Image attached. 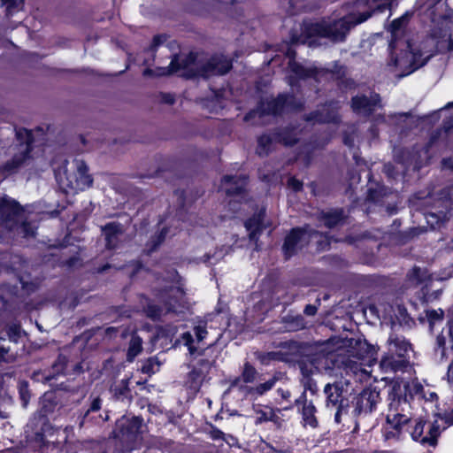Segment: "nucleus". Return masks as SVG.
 Instances as JSON below:
<instances>
[{
    "instance_id": "f257e3e1",
    "label": "nucleus",
    "mask_w": 453,
    "mask_h": 453,
    "mask_svg": "<svg viewBox=\"0 0 453 453\" xmlns=\"http://www.w3.org/2000/svg\"><path fill=\"white\" fill-rule=\"evenodd\" d=\"M388 351L381 356L380 365L385 372L405 370L410 365L411 343L402 335L390 334L388 339Z\"/></svg>"
},
{
    "instance_id": "f03ea898",
    "label": "nucleus",
    "mask_w": 453,
    "mask_h": 453,
    "mask_svg": "<svg viewBox=\"0 0 453 453\" xmlns=\"http://www.w3.org/2000/svg\"><path fill=\"white\" fill-rule=\"evenodd\" d=\"M142 416L123 415L116 420L111 436L125 447L133 449L142 440Z\"/></svg>"
},
{
    "instance_id": "7ed1b4c3",
    "label": "nucleus",
    "mask_w": 453,
    "mask_h": 453,
    "mask_svg": "<svg viewBox=\"0 0 453 453\" xmlns=\"http://www.w3.org/2000/svg\"><path fill=\"white\" fill-rule=\"evenodd\" d=\"M351 24L345 18L327 22L325 20L314 22L305 27V35L308 38L319 37L329 39L333 42H342L346 40Z\"/></svg>"
},
{
    "instance_id": "20e7f679",
    "label": "nucleus",
    "mask_w": 453,
    "mask_h": 453,
    "mask_svg": "<svg viewBox=\"0 0 453 453\" xmlns=\"http://www.w3.org/2000/svg\"><path fill=\"white\" fill-rule=\"evenodd\" d=\"M388 401V412L386 416V423L381 429L382 435L385 441H399L408 432L411 417L403 413L405 410L403 406L391 400Z\"/></svg>"
},
{
    "instance_id": "39448f33",
    "label": "nucleus",
    "mask_w": 453,
    "mask_h": 453,
    "mask_svg": "<svg viewBox=\"0 0 453 453\" xmlns=\"http://www.w3.org/2000/svg\"><path fill=\"white\" fill-rule=\"evenodd\" d=\"M407 433L412 441L418 442L422 446L435 448L438 445L441 431L437 420L429 422L424 417H411Z\"/></svg>"
},
{
    "instance_id": "423d86ee",
    "label": "nucleus",
    "mask_w": 453,
    "mask_h": 453,
    "mask_svg": "<svg viewBox=\"0 0 453 453\" xmlns=\"http://www.w3.org/2000/svg\"><path fill=\"white\" fill-rule=\"evenodd\" d=\"M233 68V59L223 53L212 54L203 64L192 71L188 77H202L207 79L211 76H223Z\"/></svg>"
},
{
    "instance_id": "0eeeda50",
    "label": "nucleus",
    "mask_w": 453,
    "mask_h": 453,
    "mask_svg": "<svg viewBox=\"0 0 453 453\" xmlns=\"http://www.w3.org/2000/svg\"><path fill=\"white\" fill-rule=\"evenodd\" d=\"M326 407L335 408L334 421L342 422V415L349 411V400L342 395L343 387L341 383H327L324 388Z\"/></svg>"
},
{
    "instance_id": "6e6552de",
    "label": "nucleus",
    "mask_w": 453,
    "mask_h": 453,
    "mask_svg": "<svg viewBox=\"0 0 453 453\" xmlns=\"http://www.w3.org/2000/svg\"><path fill=\"white\" fill-rule=\"evenodd\" d=\"M308 228L309 225H305L304 226H295L292 227L286 234L281 247L282 253L286 260L290 259L292 257L296 255L298 250L303 247V242L306 235L311 236L314 234H320L319 231L315 230L309 232Z\"/></svg>"
},
{
    "instance_id": "1a4fd4ad",
    "label": "nucleus",
    "mask_w": 453,
    "mask_h": 453,
    "mask_svg": "<svg viewBox=\"0 0 453 453\" xmlns=\"http://www.w3.org/2000/svg\"><path fill=\"white\" fill-rule=\"evenodd\" d=\"M424 388L419 382L410 383L405 381L403 384L395 382L392 385L388 393V400H391L402 406H409L416 395L423 394Z\"/></svg>"
},
{
    "instance_id": "9d476101",
    "label": "nucleus",
    "mask_w": 453,
    "mask_h": 453,
    "mask_svg": "<svg viewBox=\"0 0 453 453\" xmlns=\"http://www.w3.org/2000/svg\"><path fill=\"white\" fill-rule=\"evenodd\" d=\"M424 215L431 228H440L453 217V202L450 199H439Z\"/></svg>"
},
{
    "instance_id": "9b49d317",
    "label": "nucleus",
    "mask_w": 453,
    "mask_h": 453,
    "mask_svg": "<svg viewBox=\"0 0 453 453\" xmlns=\"http://www.w3.org/2000/svg\"><path fill=\"white\" fill-rule=\"evenodd\" d=\"M381 97L380 94L372 92L370 96L365 94L356 95L351 97L350 108L357 115L371 117L377 108H380Z\"/></svg>"
},
{
    "instance_id": "f8f14e48",
    "label": "nucleus",
    "mask_w": 453,
    "mask_h": 453,
    "mask_svg": "<svg viewBox=\"0 0 453 453\" xmlns=\"http://www.w3.org/2000/svg\"><path fill=\"white\" fill-rule=\"evenodd\" d=\"M294 103L295 96L287 93H280L276 97L267 100L265 103L260 101L258 103L259 117L280 116L285 109L293 106Z\"/></svg>"
},
{
    "instance_id": "ddd939ff",
    "label": "nucleus",
    "mask_w": 453,
    "mask_h": 453,
    "mask_svg": "<svg viewBox=\"0 0 453 453\" xmlns=\"http://www.w3.org/2000/svg\"><path fill=\"white\" fill-rule=\"evenodd\" d=\"M215 360L199 358L188 372L187 384L190 390L198 392L210 373Z\"/></svg>"
},
{
    "instance_id": "4468645a",
    "label": "nucleus",
    "mask_w": 453,
    "mask_h": 453,
    "mask_svg": "<svg viewBox=\"0 0 453 453\" xmlns=\"http://www.w3.org/2000/svg\"><path fill=\"white\" fill-rule=\"evenodd\" d=\"M24 211L21 204L7 196L0 199V225L12 227L17 224L18 217Z\"/></svg>"
},
{
    "instance_id": "2eb2a0df",
    "label": "nucleus",
    "mask_w": 453,
    "mask_h": 453,
    "mask_svg": "<svg viewBox=\"0 0 453 453\" xmlns=\"http://www.w3.org/2000/svg\"><path fill=\"white\" fill-rule=\"evenodd\" d=\"M249 175L248 174H226L222 176L220 182L222 185H228L225 189L226 196L228 197L240 196L245 199L248 196V185H249Z\"/></svg>"
},
{
    "instance_id": "dca6fc26",
    "label": "nucleus",
    "mask_w": 453,
    "mask_h": 453,
    "mask_svg": "<svg viewBox=\"0 0 453 453\" xmlns=\"http://www.w3.org/2000/svg\"><path fill=\"white\" fill-rule=\"evenodd\" d=\"M380 401V392L376 388H366L354 398V411L357 415L372 413Z\"/></svg>"
},
{
    "instance_id": "f3484780",
    "label": "nucleus",
    "mask_w": 453,
    "mask_h": 453,
    "mask_svg": "<svg viewBox=\"0 0 453 453\" xmlns=\"http://www.w3.org/2000/svg\"><path fill=\"white\" fill-rule=\"evenodd\" d=\"M295 406L302 416L303 426H309L311 428L319 426V420L316 416L318 410L312 401H308L305 390L295 400Z\"/></svg>"
},
{
    "instance_id": "a211bd4d",
    "label": "nucleus",
    "mask_w": 453,
    "mask_h": 453,
    "mask_svg": "<svg viewBox=\"0 0 453 453\" xmlns=\"http://www.w3.org/2000/svg\"><path fill=\"white\" fill-rule=\"evenodd\" d=\"M253 411L255 413L254 424L256 426L272 422L277 429L282 428L284 420L280 416L281 413L280 409L273 408L270 405L257 404L253 405Z\"/></svg>"
},
{
    "instance_id": "6ab92c4d",
    "label": "nucleus",
    "mask_w": 453,
    "mask_h": 453,
    "mask_svg": "<svg viewBox=\"0 0 453 453\" xmlns=\"http://www.w3.org/2000/svg\"><path fill=\"white\" fill-rule=\"evenodd\" d=\"M288 67L293 75L289 76V84L293 87L298 81H306L313 79L319 81V76L321 74L320 68L313 66H304L302 63L296 60H289Z\"/></svg>"
},
{
    "instance_id": "aec40b11",
    "label": "nucleus",
    "mask_w": 453,
    "mask_h": 453,
    "mask_svg": "<svg viewBox=\"0 0 453 453\" xmlns=\"http://www.w3.org/2000/svg\"><path fill=\"white\" fill-rule=\"evenodd\" d=\"M174 289L184 294L180 288H174L173 286L160 288L154 292L155 296L163 303L167 314H176L177 308L180 306L179 298L172 295Z\"/></svg>"
},
{
    "instance_id": "412c9836",
    "label": "nucleus",
    "mask_w": 453,
    "mask_h": 453,
    "mask_svg": "<svg viewBox=\"0 0 453 453\" xmlns=\"http://www.w3.org/2000/svg\"><path fill=\"white\" fill-rule=\"evenodd\" d=\"M29 150H23L22 151L14 154L11 159L7 160L0 165V174L7 178L15 174L23 166V165L30 159Z\"/></svg>"
},
{
    "instance_id": "4be33fe9",
    "label": "nucleus",
    "mask_w": 453,
    "mask_h": 453,
    "mask_svg": "<svg viewBox=\"0 0 453 453\" xmlns=\"http://www.w3.org/2000/svg\"><path fill=\"white\" fill-rule=\"evenodd\" d=\"M101 231L104 235L105 248L113 250L118 248L119 236L124 232L123 226L118 221H111L101 226Z\"/></svg>"
},
{
    "instance_id": "5701e85b",
    "label": "nucleus",
    "mask_w": 453,
    "mask_h": 453,
    "mask_svg": "<svg viewBox=\"0 0 453 453\" xmlns=\"http://www.w3.org/2000/svg\"><path fill=\"white\" fill-rule=\"evenodd\" d=\"M130 380V377L125 378L111 386L110 393L114 401L128 404L133 401V392L129 386Z\"/></svg>"
},
{
    "instance_id": "b1692460",
    "label": "nucleus",
    "mask_w": 453,
    "mask_h": 453,
    "mask_svg": "<svg viewBox=\"0 0 453 453\" xmlns=\"http://www.w3.org/2000/svg\"><path fill=\"white\" fill-rule=\"evenodd\" d=\"M346 215L342 208L330 209L329 211H320L318 214V219L329 229L334 228L345 222Z\"/></svg>"
},
{
    "instance_id": "393cba45",
    "label": "nucleus",
    "mask_w": 453,
    "mask_h": 453,
    "mask_svg": "<svg viewBox=\"0 0 453 453\" xmlns=\"http://www.w3.org/2000/svg\"><path fill=\"white\" fill-rule=\"evenodd\" d=\"M273 135L276 142L283 144L287 147H293L299 142L297 137L296 128L294 126L288 125L284 127L275 128L273 130Z\"/></svg>"
},
{
    "instance_id": "a878e982",
    "label": "nucleus",
    "mask_w": 453,
    "mask_h": 453,
    "mask_svg": "<svg viewBox=\"0 0 453 453\" xmlns=\"http://www.w3.org/2000/svg\"><path fill=\"white\" fill-rule=\"evenodd\" d=\"M102 407V399L99 396L95 397L89 405L81 412V426H84L86 423L91 422L95 424H99L101 422H104L108 419V415L106 414L105 418H103L99 415L98 418H96L93 414L98 412Z\"/></svg>"
},
{
    "instance_id": "bb28decb",
    "label": "nucleus",
    "mask_w": 453,
    "mask_h": 453,
    "mask_svg": "<svg viewBox=\"0 0 453 453\" xmlns=\"http://www.w3.org/2000/svg\"><path fill=\"white\" fill-rule=\"evenodd\" d=\"M139 300L147 318L152 321H159L161 319L163 308L160 305L155 303L146 294H140Z\"/></svg>"
},
{
    "instance_id": "cd10ccee",
    "label": "nucleus",
    "mask_w": 453,
    "mask_h": 453,
    "mask_svg": "<svg viewBox=\"0 0 453 453\" xmlns=\"http://www.w3.org/2000/svg\"><path fill=\"white\" fill-rule=\"evenodd\" d=\"M336 342L334 338L331 337L325 341H315L311 344L312 350L319 355V357L329 358L336 350Z\"/></svg>"
},
{
    "instance_id": "c85d7f7f",
    "label": "nucleus",
    "mask_w": 453,
    "mask_h": 453,
    "mask_svg": "<svg viewBox=\"0 0 453 453\" xmlns=\"http://www.w3.org/2000/svg\"><path fill=\"white\" fill-rule=\"evenodd\" d=\"M256 359L261 365L269 366L273 362H287V354L281 351H260L254 352Z\"/></svg>"
},
{
    "instance_id": "c756f323",
    "label": "nucleus",
    "mask_w": 453,
    "mask_h": 453,
    "mask_svg": "<svg viewBox=\"0 0 453 453\" xmlns=\"http://www.w3.org/2000/svg\"><path fill=\"white\" fill-rule=\"evenodd\" d=\"M58 400L54 393L47 392L45 393L40 402V409L38 411V414L40 418L48 419L49 415L52 414L57 406Z\"/></svg>"
},
{
    "instance_id": "7c9ffc66",
    "label": "nucleus",
    "mask_w": 453,
    "mask_h": 453,
    "mask_svg": "<svg viewBox=\"0 0 453 453\" xmlns=\"http://www.w3.org/2000/svg\"><path fill=\"white\" fill-rule=\"evenodd\" d=\"M181 163L178 160H170L168 167L163 168L159 167L157 169L155 173L156 177L165 178L166 181L171 182L172 179L174 177L175 179H181L183 177L182 173H180Z\"/></svg>"
},
{
    "instance_id": "2f4dec72",
    "label": "nucleus",
    "mask_w": 453,
    "mask_h": 453,
    "mask_svg": "<svg viewBox=\"0 0 453 453\" xmlns=\"http://www.w3.org/2000/svg\"><path fill=\"white\" fill-rule=\"evenodd\" d=\"M281 323L285 331L288 332H297L302 330L306 327L307 324L303 315H293L290 312L282 317Z\"/></svg>"
},
{
    "instance_id": "473e14b6",
    "label": "nucleus",
    "mask_w": 453,
    "mask_h": 453,
    "mask_svg": "<svg viewBox=\"0 0 453 453\" xmlns=\"http://www.w3.org/2000/svg\"><path fill=\"white\" fill-rule=\"evenodd\" d=\"M258 372L255 366L249 361L244 362L241 376L237 377L232 382V386H236L242 380L244 383H253L256 380Z\"/></svg>"
},
{
    "instance_id": "72a5a7b5",
    "label": "nucleus",
    "mask_w": 453,
    "mask_h": 453,
    "mask_svg": "<svg viewBox=\"0 0 453 453\" xmlns=\"http://www.w3.org/2000/svg\"><path fill=\"white\" fill-rule=\"evenodd\" d=\"M16 138L20 145H26L24 150H29V155H31L35 142V136L32 130L26 127H19L16 129Z\"/></svg>"
},
{
    "instance_id": "f704fd0d",
    "label": "nucleus",
    "mask_w": 453,
    "mask_h": 453,
    "mask_svg": "<svg viewBox=\"0 0 453 453\" xmlns=\"http://www.w3.org/2000/svg\"><path fill=\"white\" fill-rule=\"evenodd\" d=\"M387 196V190L385 186L377 184L375 188H368L365 196V202L380 204L383 203V199Z\"/></svg>"
},
{
    "instance_id": "c9c22d12",
    "label": "nucleus",
    "mask_w": 453,
    "mask_h": 453,
    "mask_svg": "<svg viewBox=\"0 0 453 453\" xmlns=\"http://www.w3.org/2000/svg\"><path fill=\"white\" fill-rule=\"evenodd\" d=\"M257 153L258 156H267L271 151V147L274 140V136L273 135V131L271 134H262L257 137Z\"/></svg>"
},
{
    "instance_id": "e433bc0d",
    "label": "nucleus",
    "mask_w": 453,
    "mask_h": 453,
    "mask_svg": "<svg viewBox=\"0 0 453 453\" xmlns=\"http://www.w3.org/2000/svg\"><path fill=\"white\" fill-rule=\"evenodd\" d=\"M411 60L410 62L411 70L408 73H411L422 66L426 65L427 62L431 59L432 55H427L423 58V52L420 50H411Z\"/></svg>"
},
{
    "instance_id": "4c0bfd02",
    "label": "nucleus",
    "mask_w": 453,
    "mask_h": 453,
    "mask_svg": "<svg viewBox=\"0 0 453 453\" xmlns=\"http://www.w3.org/2000/svg\"><path fill=\"white\" fill-rule=\"evenodd\" d=\"M168 232V227L164 226L150 237V240L147 243L149 254L155 252L159 248V246L165 242Z\"/></svg>"
},
{
    "instance_id": "58836bf2",
    "label": "nucleus",
    "mask_w": 453,
    "mask_h": 453,
    "mask_svg": "<svg viewBox=\"0 0 453 453\" xmlns=\"http://www.w3.org/2000/svg\"><path fill=\"white\" fill-rule=\"evenodd\" d=\"M279 374H280L279 372H276L268 380H266V381H265L263 383H259L256 387L250 388L248 392L250 394H255V395H263L264 394H265L266 392L270 391L274 387L276 382L280 380Z\"/></svg>"
},
{
    "instance_id": "ea45409f",
    "label": "nucleus",
    "mask_w": 453,
    "mask_h": 453,
    "mask_svg": "<svg viewBox=\"0 0 453 453\" xmlns=\"http://www.w3.org/2000/svg\"><path fill=\"white\" fill-rule=\"evenodd\" d=\"M142 350V340L140 336L131 337L127 351V361L133 362Z\"/></svg>"
},
{
    "instance_id": "a19ab883",
    "label": "nucleus",
    "mask_w": 453,
    "mask_h": 453,
    "mask_svg": "<svg viewBox=\"0 0 453 453\" xmlns=\"http://www.w3.org/2000/svg\"><path fill=\"white\" fill-rule=\"evenodd\" d=\"M265 211L253 214L244 221V226L249 230H264Z\"/></svg>"
},
{
    "instance_id": "79ce46f5",
    "label": "nucleus",
    "mask_w": 453,
    "mask_h": 453,
    "mask_svg": "<svg viewBox=\"0 0 453 453\" xmlns=\"http://www.w3.org/2000/svg\"><path fill=\"white\" fill-rule=\"evenodd\" d=\"M305 119L307 121H314L320 124L336 123L338 121V117L336 115H331L330 113L324 115L319 111H313L306 115Z\"/></svg>"
},
{
    "instance_id": "37998d69",
    "label": "nucleus",
    "mask_w": 453,
    "mask_h": 453,
    "mask_svg": "<svg viewBox=\"0 0 453 453\" xmlns=\"http://www.w3.org/2000/svg\"><path fill=\"white\" fill-rule=\"evenodd\" d=\"M321 74H332V78L336 82L342 81L347 75V68L345 65H339L335 62L333 68H320Z\"/></svg>"
},
{
    "instance_id": "c03bdc74",
    "label": "nucleus",
    "mask_w": 453,
    "mask_h": 453,
    "mask_svg": "<svg viewBox=\"0 0 453 453\" xmlns=\"http://www.w3.org/2000/svg\"><path fill=\"white\" fill-rule=\"evenodd\" d=\"M443 19L447 21L449 24V33L445 32L443 35L440 33V35L437 34L436 31H434V35L435 37H447L448 38V49L449 50H453V12L448 13L444 15Z\"/></svg>"
},
{
    "instance_id": "a18cd8bd",
    "label": "nucleus",
    "mask_w": 453,
    "mask_h": 453,
    "mask_svg": "<svg viewBox=\"0 0 453 453\" xmlns=\"http://www.w3.org/2000/svg\"><path fill=\"white\" fill-rule=\"evenodd\" d=\"M425 313L430 327H433L437 321H442L444 319V311L442 309L426 310Z\"/></svg>"
},
{
    "instance_id": "49530a36",
    "label": "nucleus",
    "mask_w": 453,
    "mask_h": 453,
    "mask_svg": "<svg viewBox=\"0 0 453 453\" xmlns=\"http://www.w3.org/2000/svg\"><path fill=\"white\" fill-rule=\"evenodd\" d=\"M78 174L83 184L87 185L88 187L92 185L93 178L90 174H88V167L84 161H81L78 165Z\"/></svg>"
},
{
    "instance_id": "de8ad7c7",
    "label": "nucleus",
    "mask_w": 453,
    "mask_h": 453,
    "mask_svg": "<svg viewBox=\"0 0 453 453\" xmlns=\"http://www.w3.org/2000/svg\"><path fill=\"white\" fill-rule=\"evenodd\" d=\"M167 35L165 34H158L153 36L152 41L148 48V51L156 52L159 46L165 43Z\"/></svg>"
},
{
    "instance_id": "09e8293b",
    "label": "nucleus",
    "mask_w": 453,
    "mask_h": 453,
    "mask_svg": "<svg viewBox=\"0 0 453 453\" xmlns=\"http://www.w3.org/2000/svg\"><path fill=\"white\" fill-rule=\"evenodd\" d=\"M357 343L359 346L364 345L366 347L365 351L363 354H359V357H371L373 359L377 358L379 349H376L374 346L369 344L366 341L364 342L359 341Z\"/></svg>"
},
{
    "instance_id": "8fccbe9b",
    "label": "nucleus",
    "mask_w": 453,
    "mask_h": 453,
    "mask_svg": "<svg viewBox=\"0 0 453 453\" xmlns=\"http://www.w3.org/2000/svg\"><path fill=\"white\" fill-rule=\"evenodd\" d=\"M156 364H157V357H149L142 364L140 370L144 374H153Z\"/></svg>"
},
{
    "instance_id": "3c124183",
    "label": "nucleus",
    "mask_w": 453,
    "mask_h": 453,
    "mask_svg": "<svg viewBox=\"0 0 453 453\" xmlns=\"http://www.w3.org/2000/svg\"><path fill=\"white\" fill-rule=\"evenodd\" d=\"M182 340L184 341V344L188 347V349L191 355H194L195 353L198 352L197 348L194 345V338L191 333H183Z\"/></svg>"
},
{
    "instance_id": "603ef678",
    "label": "nucleus",
    "mask_w": 453,
    "mask_h": 453,
    "mask_svg": "<svg viewBox=\"0 0 453 453\" xmlns=\"http://www.w3.org/2000/svg\"><path fill=\"white\" fill-rule=\"evenodd\" d=\"M446 338L442 334L436 337L434 350L441 352V357L443 358L446 356Z\"/></svg>"
},
{
    "instance_id": "864d4df0",
    "label": "nucleus",
    "mask_w": 453,
    "mask_h": 453,
    "mask_svg": "<svg viewBox=\"0 0 453 453\" xmlns=\"http://www.w3.org/2000/svg\"><path fill=\"white\" fill-rule=\"evenodd\" d=\"M7 335L10 339V341L18 342V340L20 338L21 332H20V326L19 325H12L7 329Z\"/></svg>"
},
{
    "instance_id": "5fc2aeb1",
    "label": "nucleus",
    "mask_w": 453,
    "mask_h": 453,
    "mask_svg": "<svg viewBox=\"0 0 453 453\" xmlns=\"http://www.w3.org/2000/svg\"><path fill=\"white\" fill-rule=\"evenodd\" d=\"M287 183L288 187L290 188L294 192L297 193L303 190V183L296 176L289 177Z\"/></svg>"
},
{
    "instance_id": "6e6d98bb",
    "label": "nucleus",
    "mask_w": 453,
    "mask_h": 453,
    "mask_svg": "<svg viewBox=\"0 0 453 453\" xmlns=\"http://www.w3.org/2000/svg\"><path fill=\"white\" fill-rule=\"evenodd\" d=\"M182 67L188 69L190 65H195L197 60V54L194 51H190L181 59Z\"/></svg>"
},
{
    "instance_id": "4d7b16f0",
    "label": "nucleus",
    "mask_w": 453,
    "mask_h": 453,
    "mask_svg": "<svg viewBox=\"0 0 453 453\" xmlns=\"http://www.w3.org/2000/svg\"><path fill=\"white\" fill-rule=\"evenodd\" d=\"M182 69H184V67H182L181 60L180 59L179 55H174L169 65V72L171 73H175Z\"/></svg>"
},
{
    "instance_id": "13d9d810",
    "label": "nucleus",
    "mask_w": 453,
    "mask_h": 453,
    "mask_svg": "<svg viewBox=\"0 0 453 453\" xmlns=\"http://www.w3.org/2000/svg\"><path fill=\"white\" fill-rule=\"evenodd\" d=\"M338 87L342 89H355L357 88V83L352 78H347L346 76L337 82Z\"/></svg>"
},
{
    "instance_id": "bf43d9fd",
    "label": "nucleus",
    "mask_w": 453,
    "mask_h": 453,
    "mask_svg": "<svg viewBox=\"0 0 453 453\" xmlns=\"http://www.w3.org/2000/svg\"><path fill=\"white\" fill-rule=\"evenodd\" d=\"M194 334L196 335L197 342H202L203 339L206 338L208 331L204 325H197L194 327Z\"/></svg>"
},
{
    "instance_id": "052dcab7",
    "label": "nucleus",
    "mask_w": 453,
    "mask_h": 453,
    "mask_svg": "<svg viewBox=\"0 0 453 453\" xmlns=\"http://www.w3.org/2000/svg\"><path fill=\"white\" fill-rule=\"evenodd\" d=\"M159 98L162 104L173 105L175 103V96L172 93L160 92Z\"/></svg>"
},
{
    "instance_id": "680f3d73",
    "label": "nucleus",
    "mask_w": 453,
    "mask_h": 453,
    "mask_svg": "<svg viewBox=\"0 0 453 453\" xmlns=\"http://www.w3.org/2000/svg\"><path fill=\"white\" fill-rule=\"evenodd\" d=\"M209 436L213 441L224 440L225 434L217 426L211 425Z\"/></svg>"
},
{
    "instance_id": "e2e57ef3",
    "label": "nucleus",
    "mask_w": 453,
    "mask_h": 453,
    "mask_svg": "<svg viewBox=\"0 0 453 453\" xmlns=\"http://www.w3.org/2000/svg\"><path fill=\"white\" fill-rule=\"evenodd\" d=\"M66 367V358L65 357L59 355L58 359L54 362L52 368L57 371H64Z\"/></svg>"
},
{
    "instance_id": "0e129e2a",
    "label": "nucleus",
    "mask_w": 453,
    "mask_h": 453,
    "mask_svg": "<svg viewBox=\"0 0 453 453\" xmlns=\"http://www.w3.org/2000/svg\"><path fill=\"white\" fill-rule=\"evenodd\" d=\"M265 447L273 453H293V449L290 447H287L285 449L283 448H278L274 447L272 443L264 441Z\"/></svg>"
},
{
    "instance_id": "69168bd1",
    "label": "nucleus",
    "mask_w": 453,
    "mask_h": 453,
    "mask_svg": "<svg viewBox=\"0 0 453 453\" xmlns=\"http://www.w3.org/2000/svg\"><path fill=\"white\" fill-rule=\"evenodd\" d=\"M411 279L417 280L418 283H422L424 279L422 277L421 269L418 266H414L411 274L409 275Z\"/></svg>"
},
{
    "instance_id": "338daca9",
    "label": "nucleus",
    "mask_w": 453,
    "mask_h": 453,
    "mask_svg": "<svg viewBox=\"0 0 453 453\" xmlns=\"http://www.w3.org/2000/svg\"><path fill=\"white\" fill-rule=\"evenodd\" d=\"M318 302H319V301L318 300ZM319 305H320V303H319L318 305L311 304V303L305 305V307L303 309L304 315H306V316L316 315Z\"/></svg>"
},
{
    "instance_id": "774afa93",
    "label": "nucleus",
    "mask_w": 453,
    "mask_h": 453,
    "mask_svg": "<svg viewBox=\"0 0 453 453\" xmlns=\"http://www.w3.org/2000/svg\"><path fill=\"white\" fill-rule=\"evenodd\" d=\"M404 16L395 19L390 25L392 31L395 32L400 30L404 26Z\"/></svg>"
}]
</instances>
